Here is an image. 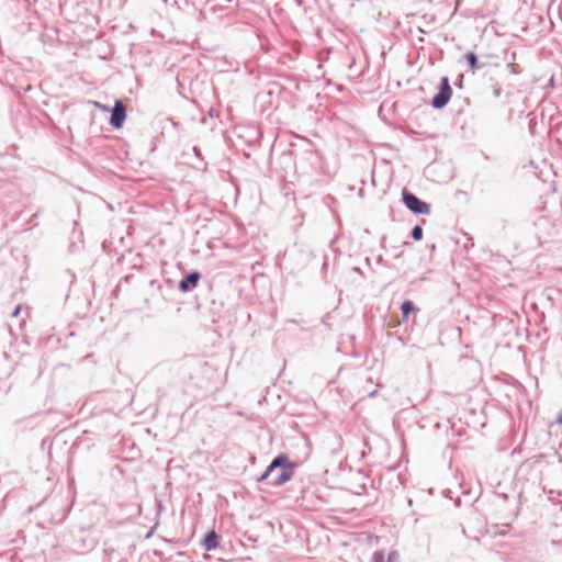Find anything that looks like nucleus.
<instances>
[{"label": "nucleus", "mask_w": 562, "mask_h": 562, "mask_svg": "<svg viewBox=\"0 0 562 562\" xmlns=\"http://www.w3.org/2000/svg\"><path fill=\"white\" fill-rule=\"evenodd\" d=\"M295 464L284 453L278 454L266 471L258 477V482L268 481L272 486H280L289 482L294 474Z\"/></svg>", "instance_id": "f257e3e1"}, {"label": "nucleus", "mask_w": 562, "mask_h": 562, "mask_svg": "<svg viewBox=\"0 0 562 562\" xmlns=\"http://www.w3.org/2000/svg\"><path fill=\"white\" fill-rule=\"evenodd\" d=\"M402 198L406 207L413 213L426 215L430 213L429 204L418 199L415 194L403 190Z\"/></svg>", "instance_id": "f03ea898"}, {"label": "nucleus", "mask_w": 562, "mask_h": 562, "mask_svg": "<svg viewBox=\"0 0 562 562\" xmlns=\"http://www.w3.org/2000/svg\"><path fill=\"white\" fill-rule=\"evenodd\" d=\"M452 94V89L449 83L448 77H442L439 85V91L436 93L431 100V105L435 109H442L445 108Z\"/></svg>", "instance_id": "7ed1b4c3"}, {"label": "nucleus", "mask_w": 562, "mask_h": 562, "mask_svg": "<svg viewBox=\"0 0 562 562\" xmlns=\"http://www.w3.org/2000/svg\"><path fill=\"white\" fill-rule=\"evenodd\" d=\"M125 117L126 110L124 104L121 101H116L111 112V125L115 128H120L123 125Z\"/></svg>", "instance_id": "20e7f679"}, {"label": "nucleus", "mask_w": 562, "mask_h": 562, "mask_svg": "<svg viewBox=\"0 0 562 562\" xmlns=\"http://www.w3.org/2000/svg\"><path fill=\"white\" fill-rule=\"evenodd\" d=\"M201 279V274L196 271L190 272L186 278L179 282V290L181 292H190L193 290Z\"/></svg>", "instance_id": "39448f33"}, {"label": "nucleus", "mask_w": 562, "mask_h": 562, "mask_svg": "<svg viewBox=\"0 0 562 562\" xmlns=\"http://www.w3.org/2000/svg\"><path fill=\"white\" fill-rule=\"evenodd\" d=\"M202 546L206 551L216 549L218 546V535L214 530L207 531L203 539Z\"/></svg>", "instance_id": "423d86ee"}, {"label": "nucleus", "mask_w": 562, "mask_h": 562, "mask_svg": "<svg viewBox=\"0 0 562 562\" xmlns=\"http://www.w3.org/2000/svg\"><path fill=\"white\" fill-rule=\"evenodd\" d=\"M465 59H467L471 70L479 68L477 57L474 53L469 52L468 54H465Z\"/></svg>", "instance_id": "0eeeda50"}, {"label": "nucleus", "mask_w": 562, "mask_h": 562, "mask_svg": "<svg viewBox=\"0 0 562 562\" xmlns=\"http://www.w3.org/2000/svg\"><path fill=\"white\" fill-rule=\"evenodd\" d=\"M415 310V306L412 301H404L401 305V311L403 314V317L406 318L411 312Z\"/></svg>", "instance_id": "6e6552de"}, {"label": "nucleus", "mask_w": 562, "mask_h": 562, "mask_svg": "<svg viewBox=\"0 0 562 562\" xmlns=\"http://www.w3.org/2000/svg\"><path fill=\"white\" fill-rule=\"evenodd\" d=\"M412 237L414 240H420L423 238V228L419 225L413 227Z\"/></svg>", "instance_id": "1a4fd4ad"}, {"label": "nucleus", "mask_w": 562, "mask_h": 562, "mask_svg": "<svg viewBox=\"0 0 562 562\" xmlns=\"http://www.w3.org/2000/svg\"><path fill=\"white\" fill-rule=\"evenodd\" d=\"M371 562H386L383 551H375L372 555Z\"/></svg>", "instance_id": "9d476101"}, {"label": "nucleus", "mask_w": 562, "mask_h": 562, "mask_svg": "<svg viewBox=\"0 0 562 562\" xmlns=\"http://www.w3.org/2000/svg\"><path fill=\"white\" fill-rule=\"evenodd\" d=\"M400 561V554L397 551L393 550V551H390L387 558H386V562H398Z\"/></svg>", "instance_id": "9b49d317"}, {"label": "nucleus", "mask_w": 562, "mask_h": 562, "mask_svg": "<svg viewBox=\"0 0 562 562\" xmlns=\"http://www.w3.org/2000/svg\"><path fill=\"white\" fill-rule=\"evenodd\" d=\"M21 305H18L14 311L11 313L12 317H16L20 314Z\"/></svg>", "instance_id": "f8f14e48"}, {"label": "nucleus", "mask_w": 562, "mask_h": 562, "mask_svg": "<svg viewBox=\"0 0 562 562\" xmlns=\"http://www.w3.org/2000/svg\"><path fill=\"white\" fill-rule=\"evenodd\" d=\"M193 151L198 157H201V151L198 147H193Z\"/></svg>", "instance_id": "ddd939ff"}, {"label": "nucleus", "mask_w": 562, "mask_h": 562, "mask_svg": "<svg viewBox=\"0 0 562 562\" xmlns=\"http://www.w3.org/2000/svg\"><path fill=\"white\" fill-rule=\"evenodd\" d=\"M509 67H510V69H512V72H515V74L517 72V68H516V66H515V65L509 64Z\"/></svg>", "instance_id": "4468645a"}]
</instances>
